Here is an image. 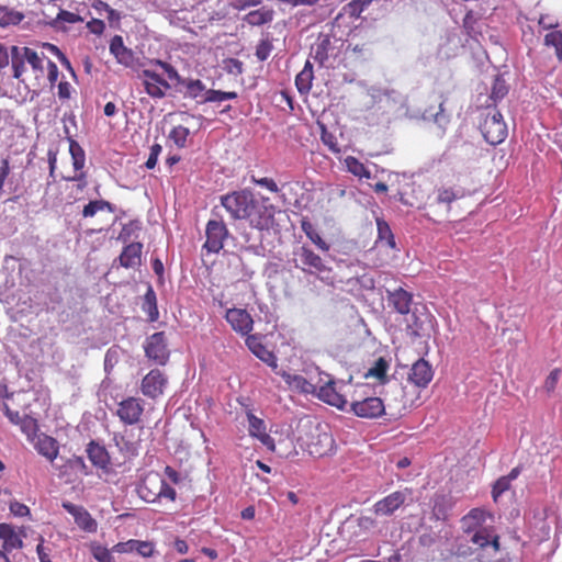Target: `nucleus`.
I'll return each mask as SVG.
<instances>
[{
    "instance_id": "obj_55",
    "label": "nucleus",
    "mask_w": 562,
    "mask_h": 562,
    "mask_svg": "<svg viewBox=\"0 0 562 562\" xmlns=\"http://www.w3.org/2000/svg\"><path fill=\"white\" fill-rule=\"evenodd\" d=\"M458 198L459 195L452 189L443 188L438 191L437 202L450 204Z\"/></svg>"
},
{
    "instance_id": "obj_15",
    "label": "nucleus",
    "mask_w": 562,
    "mask_h": 562,
    "mask_svg": "<svg viewBox=\"0 0 562 562\" xmlns=\"http://www.w3.org/2000/svg\"><path fill=\"white\" fill-rule=\"evenodd\" d=\"M63 508L74 517L75 522L82 530L88 532H93L97 530V521L82 506L65 502L63 503Z\"/></svg>"
},
{
    "instance_id": "obj_19",
    "label": "nucleus",
    "mask_w": 562,
    "mask_h": 562,
    "mask_svg": "<svg viewBox=\"0 0 562 562\" xmlns=\"http://www.w3.org/2000/svg\"><path fill=\"white\" fill-rule=\"evenodd\" d=\"M110 53L115 57L117 63L124 66H131L134 60L132 49L124 45L121 35H114L110 42Z\"/></svg>"
},
{
    "instance_id": "obj_29",
    "label": "nucleus",
    "mask_w": 562,
    "mask_h": 562,
    "mask_svg": "<svg viewBox=\"0 0 562 562\" xmlns=\"http://www.w3.org/2000/svg\"><path fill=\"white\" fill-rule=\"evenodd\" d=\"M115 205L105 200H91L86 204L81 211L83 218L93 217L98 212L108 211L110 213L115 212Z\"/></svg>"
},
{
    "instance_id": "obj_59",
    "label": "nucleus",
    "mask_w": 562,
    "mask_h": 562,
    "mask_svg": "<svg viewBox=\"0 0 562 562\" xmlns=\"http://www.w3.org/2000/svg\"><path fill=\"white\" fill-rule=\"evenodd\" d=\"M88 30L95 35H101L105 30V23L99 19H92L87 23Z\"/></svg>"
},
{
    "instance_id": "obj_62",
    "label": "nucleus",
    "mask_w": 562,
    "mask_h": 562,
    "mask_svg": "<svg viewBox=\"0 0 562 562\" xmlns=\"http://www.w3.org/2000/svg\"><path fill=\"white\" fill-rule=\"evenodd\" d=\"M138 493H139V496L147 503H154L158 499V497H154L155 494L157 493V491L156 492L151 491L150 488L147 487L146 484H143L139 486Z\"/></svg>"
},
{
    "instance_id": "obj_17",
    "label": "nucleus",
    "mask_w": 562,
    "mask_h": 562,
    "mask_svg": "<svg viewBox=\"0 0 562 562\" xmlns=\"http://www.w3.org/2000/svg\"><path fill=\"white\" fill-rule=\"evenodd\" d=\"M434 372L428 361L417 360L409 372L408 380L418 387H426L432 380Z\"/></svg>"
},
{
    "instance_id": "obj_14",
    "label": "nucleus",
    "mask_w": 562,
    "mask_h": 562,
    "mask_svg": "<svg viewBox=\"0 0 562 562\" xmlns=\"http://www.w3.org/2000/svg\"><path fill=\"white\" fill-rule=\"evenodd\" d=\"M245 342L257 358L272 368L274 372L278 370V359L276 355L263 346L258 335H248Z\"/></svg>"
},
{
    "instance_id": "obj_48",
    "label": "nucleus",
    "mask_w": 562,
    "mask_h": 562,
    "mask_svg": "<svg viewBox=\"0 0 562 562\" xmlns=\"http://www.w3.org/2000/svg\"><path fill=\"white\" fill-rule=\"evenodd\" d=\"M115 441L120 451L123 452L126 457L131 458L137 456L138 451L136 443L126 440L124 437H120V439L115 438Z\"/></svg>"
},
{
    "instance_id": "obj_32",
    "label": "nucleus",
    "mask_w": 562,
    "mask_h": 562,
    "mask_svg": "<svg viewBox=\"0 0 562 562\" xmlns=\"http://www.w3.org/2000/svg\"><path fill=\"white\" fill-rule=\"evenodd\" d=\"M301 228L305 235L317 246L322 251H328L330 246L325 241L321 235L316 232L314 225L308 220H302Z\"/></svg>"
},
{
    "instance_id": "obj_37",
    "label": "nucleus",
    "mask_w": 562,
    "mask_h": 562,
    "mask_svg": "<svg viewBox=\"0 0 562 562\" xmlns=\"http://www.w3.org/2000/svg\"><path fill=\"white\" fill-rule=\"evenodd\" d=\"M544 45L554 48L559 61H562V32L551 31L544 36Z\"/></svg>"
},
{
    "instance_id": "obj_38",
    "label": "nucleus",
    "mask_w": 562,
    "mask_h": 562,
    "mask_svg": "<svg viewBox=\"0 0 562 562\" xmlns=\"http://www.w3.org/2000/svg\"><path fill=\"white\" fill-rule=\"evenodd\" d=\"M508 93V86L502 76H496L491 89L490 98L494 103L503 100Z\"/></svg>"
},
{
    "instance_id": "obj_57",
    "label": "nucleus",
    "mask_w": 562,
    "mask_h": 562,
    "mask_svg": "<svg viewBox=\"0 0 562 562\" xmlns=\"http://www.w3.org/2000/svg\"><path fill=\"white\" fill-rule=\"evenodd\" d=\"M161 150H162V148L159 144H154L150 147L149 157H148L147 161L145 162V166L147 169H153L156 166Z\"/></svg>"
},
{
    "instance_id": "obj_18",
    "label": "nucleus",
    "mask_w": 562,
    "mask_h": 562,
    "mask_svg": "<svg viewBox=\"0 0 562 562\" xmlns=\"http://www.w3.org/2000/svg\"><path fill=\"white\" fill-rule=\"evenodd\" d=\"M277 374L281 375L284 382L289 385V387L296 390L301 393L305 394H314L316 393L317 385L307 381L303 375L292 374L288 371H276Z\"/></svg>"
},
{
    "instance_id": "obj_40",
    "label": "nucleus",
    "mask_w": 562,
    "mask_h": 562,
    "mask_svg": "<svg viewBox=\"0 0 562 562\" xmlns=\"http://www.w3.org/2000/svg\"><path fill=\"white\" fill-rule=\"evenodd\" d=\"M24 57L27 60V64L32 67L34 71H44V61H46V57L42 54H37L34 49L30 47H25Z\"/></svg>"
},
{
    "instance_id": "obj_23",
    "label": "nucleus",
    "mask_w": 562,
    "mask_h": 562,
    "mask_svg": "<svg viewBox=\"0 0 562 562\" xmlns=\"http://www.w3.org/2000/svg\"><path fill=\"white\" fill-rule=\"evenodd\" d=\"M24 50L25 47L20 46H11L10 48V60L13 70V78L18 79L21 83H24L22 75L25 71V63H27L26 58L24 57Z\"/></svg>"
},
{
    "instance_id": "obj_42",
    "label": "nucleus",
    "mask_w": 562,
    "mask_h": 562,
    "mask_svg": "<svg viewBox=\"0 0 562 562\" xmlns=\"http://www.w3.org/2000/svg\"><path fill=\"white\" fill-rule=\"evenodd\" d=\"M150 64L160 67L164 70V72L167 75L168 79L176 81L178 85H182V82L186 79L179 75V72L172 65H170L164 60L153 59L150 61Z\"/></svg>"
},
{
    "instance_id": "obj_5",
    "label": "nucleus",
    "mask_w": 562,
    "mask_h": 562,
    "mask_svg": "<svg viewBox=\"0 0 562 562\" xmlns=\"http://www.w3.org/2000/svg\"><path fill=\"white\" fill-rule=\"evenodd\" d=\"M146 357L156 364L165 366L170 357L167 338L164 331H157L146 338L144 344Z\"/></svg>"
},
{
    "instance_id": "obj_56",
    "label": "nucleus",
    "mask_w": 562,
    "mask_h": 562,
    "mask_svg": "<svg viewBox=\"0 0 562 562\" xmlns=\"http://www.w3.org/2000/svg\"><path fill=\"white\" fill-rule=\"evenodd\" d=\"M561 375L560 369H554L550 372V374L547 376L544 381V389L547 392H553L557 387V384L559 382Z\"/></svg>"
},
{
    "instance_id": "obj_33",
    "label": "nucleus",
    "mask_w": 562,
    "mask_h": 562,
    "mask_svg": "<svg viewBox=\"0 0 562 562\" xmlns=\"http://www.w3.org/2000/svg\"><path fill=\"white\" fill-rule=\"evenodd\" d=\"M238 94L235 91H221L214 89H207L205 97L200 99L198 103H218L226 100H235Z\"/></svg>"
},
{
    "instance_id": "obj_63",
    "label": "nucleus",
    "mask_w": 562,
    "mask_h": 562,
    "mask_svg": "<svg viewBox=\"0 0 562 562\" xmlns=\"http://www.w3.org/2000/svg\"><path fill=\"white\" fill-rule=\"evenodd\" d=\"M10 510L13 515L19 516V517H24V516L29 515V513H30L29 507L19 502L11 503Z\"/></svg>"
},
{
    "instance_id": "obj_45",
    "label": "nucleus",
    "mask_w": 562,
    "mask_h": 562,
    "mask_svg": "<svg viewBox=\"0 0 562 562\" xmlns=\"http://www.w3.org/2000/svg\"><path fill=\"white\" fill-rule=\"evenodd\" d=\"M112 552V550L100 544H93L91 547V553L98 562H116Z\"/></svg>"
},
{
    "instance_id": "obj_25",
    "label": "nucleus",
    "mask_w": 562,
    "mask_h": 562,
    "mask_svg": "<svg viewBox=\"0 0 562 562\" xmlns=\"http://www.w3.org/2000/svg\"><path fill=\"white\" fill-rule=\"evenodd\" d=\"M274 12L271 9L260 8L250 11L244 16V21L251 26H261L272 22Z\"/></svg>"
},
{
    "instance_id": "obj_11",
    "label": "nucleus",
    "mask_w": 562,
    "mask_h": 562,
    "mask_svg": "<svg viewBox=\"0 0 562 562\" xmlns=\"http://www.w3.org/2000/svg\"><path fill=\"white\" fill-rule=\"evenodd\" d=\"M144 412L143 401L137 397H127L119 403L116 415L125 425H135L140 420Z\"/></svg>"
},
{
    "instance_id": "obj_49",
    "label": "nucleus",
    "mask_w": 562,
    "mask_h": 562,
    "mask_svg": "<svg viewBox=\"0 0 562 562\" xmlns=\"http://www.w3.org/2000/svg\"><path fill=\"white\" fill-rule=\"evenodd\" d=\"M512 482L506 476H501L493 485L492 496L494 502L498 501V497L509 490Z\"/></svg>"
},
{
    "instance_id": "obj_26",
    "label": "nucleus",
    "mask_w": 562,
    "mask_h": 562,
    "mask_svg": "<svg viewBox=\"0 0 562 562\" xmlns=\"http://www.w3.org/2000/svg\"><path fill=\"white\" fill-rule=\"evenodd\" d=\"M313 65L306 60L303 69L296 75L295 86L301 94L308 93L313 81Z\"/></svg>"
},
{
    "instance_id": "obj_58",
    "label": "nucleus",
    "mask_w": 562,
    "mask_h": 562,
    "mask_svg": "<svg viewBox=\"0 0 562 562\" xmlns=\"http://www.w3.org/2000/svg\"><path fill=\"white\" fill-rule=\"evenodd\" d=\"M10 171H11V168H10L9 160L7 158L1 159V161H0V194H2V192H3V186H4V182L8 178V176L10 175Z\"/></svg>"
},
{
    "instance_id": "obj_24",
    "label": "nucleus",
    "mask_w": 562,
    "mask_h": 562,
    "mask_svg": "<svg viewBox=\"0 0 562 562\" xmlns=\"http://www.w3.org/2000/svg\"><path fill=\"white\" fill-rule=\"evenodd\" d=\"M142 311L147 314L150 323L156 322L159 318V311L157 306V296L151 285L147 286V291L144 295L142 303Z\"/></svg>"
},
{
    "instance_id": "obj_30",
    "label": "nucleus",
    "mask_w": 562,
    "mask_h": 562,
    "mask_svg": "<svg viewBox=\"0 0 562 562\" xmlns=\"http://www.w3.org/2000/svg\"><path fill=\"white\" fill-rule=\"evenodd\" d=\"M0 538L3 540L4 551L22 547V540L8 524H0Z\"/></svg>"
},
{
    "instance_id": "obj_36",
    "label": "nucleus",
    "mask_w": 562,
    "mask_h": 562,
    "mask_svg": "<svg viewBox=\"0 0 562 562\" xmlns=\"http://www.w3.org/2000/svg\"><path fill=\"white\" fill-rule=\"evenodd\" d=\"M69 153L72 158L75 170H81L85 167L86 155L82 147L74 139H69Z\"/></svg>"
},
{
    "instance_id": "obj_35",
    "label": "nucleus",
    "mask_w": 562,
    "mask_h": 562,
    "mask_svg": "<svg viewBox=\"0 0 562 562\" xmlns=\"http://www.w3.org/2000/svg\"><path fill=\"white\" fill-rule=\"evenodd\" d=\"M318 442H319V447L317 446L318 443L310 445V452L312 454L322 457L331 450L334 440L329 434L323 432L319 435Z\"/></svg>"
},
{
    "instance_id": "obj_16",
    "label": "nucleus",
    "mask_w": 562,
    "mask_h": 562,
    "mask_svg": "<svg viewBox=\"0 0 562 562\" xmlns=\"http://www.w3.org/2000/svg\"><path fill=\"white\" fill-rule=\"evenodd\" d=\"M389 305L392 306L397 313L406 315L411 312L413 295L403 288H397L393 291L386 290Z\"/></svg>"
},
{
    "instance_id": "obj_27",
    "label": "nucleus",
    "mask_w": 562,
    "mask_h": 562,
    "mask_svg": "<svg viewBox=\"0 0 562 562\" xmlns=\"http://www.w3.org/2000/svg\"><path fill=\"white\" fill-rule=\"evenodd\" d=\"M330 47V38L328 35H319L315 42V44L311 48V54L313 58L319 63V65H324L328 59V50Z\"/></svg>"
},
{
    "instance_id": "obj_31",
    "label": "nucleus",
    "mask_w": 562,
    "mask_h": 562,
    "mask_svg": "<svg viewBox=\"0 0 562 562\" xmlns=\"http://www.w3.org/2000/svg\"><path fill=\"white\" fill-rule=\"evenodd\" d=\"M24 14L7 5H0V26L9 27L20 24Z\"/></svg>"
},
{
    "instance_id": "obj_34",
    "label": "nucleus",
    "mask_w": 562,
    "mask_h": 562,
    "mask_svg": "<svg viewBox=\"0 0 562 562\" xmlns=\"http://www.w3.org/2000/svg\"><path fill=\"white\" fill-rule=\"evenodd\" d=\"M389 367H390L389 361L386 359L380 357L374 362V364L368 370V372L366 373V376L378 379L379 381L384 383Z\"/></svg>"
},
{
    "instance_id": "obj_1",
    "label": "nucleus",
    "mask_w": 562,
    "mask_h": 562,
    "mask_svg": "<svg viewBox=\"0 0 562 562\" xmlns=\"http://www.w3.org/2000/svg\"><path fill=\"white\" fill-rule=\"evenodd\" d=\"M220 200L233 220H245L258 231H268L273 225V205L257 200L249 189L223 194Z\"/></svg>"
},
{
    "instance_id": "obj_51",
    "label": "nucleus",
    "mask_w": 562,
    "mask_h": 562,
    "mask_svg": "<svg viewBox=\"0 0 562 562\" xmlns=\"http://www.w3.org/2000/svg\"><path fill=\"white\" fill-rule=\"evenodd\" d=\"M140 229V223L138 221H131L123 225L119 238L126 241L131 238V236Z\"/></svg>"
},
{
    "instance_id": "obj_61",
    "label": "nucleus",
    "mask_w": 562,
    "mask_h": 562,
    "mask_svg": "<svg viewBox=\"0 0 562 562\" xmlns=\"http://www.w3.org/2000/svg\"><path fill=\"white\" fill-rule=\"evenodd\" d=\"M19 425H21L22 430L26 432L29 436L31 435V432L36 430V420L29 416L21 417V422Z\"/></svg>"
},
{
    "instance_id": "obj_50",
    "label": "nucleus",
    "mask_w": 562,
    "mask_h": 562,
    "mask_svg": "<svg viewBox=\"0 0 562 562\" xmlns=\"http://www.w3.org/2000/svg\"><path fill=\"white\" fill-rule=\"evenodd\" d=\"M146 93L154 99H162L166 95V90L161 85L143 81Z\"/></svg>"
},
{
    "instance_id": "obj_2",
    "label": "nucleus",
    "mask_w": 562,
    "mask_h": 562,
    "mask_svg": "<svg viewBox=\"0 0 562 562\" xmlns=\"http://www.w3.org/2000/svg\"><path fill=\"white\" fill-rule=\"evenodd\" d=\"M492 515L482 508L471 509L461 520L462 528L469 537V542L483 552L482 558L491 560L499 552V536L486 519Z\"/></svg>"
},
{
    "instance_id": "obj_46",
    "label": "nucleus",
    "mask_w": 562,
    "mask_h": 562,
    "mask_svg": "<svg viewBox=\"0 0 562 562\" xmlns=\"http://www.w3.org/2000/svg\"><path fill=\"white\" fill-rule=\"evenodd\" d=\"M139 78H143V81L155 82L161 85L165 89H170L169 82L153 69H143Z\"/></svg>"
},
{
    "instance_id": "obj_7",
    "label": "nucleus",
    "mask_w": 562,
    "mask_h": 562,
    "mask_svg": "<svg viewBox=\"0 0 562 562\" xmlns=\"http://www.w3.org/2000/svg\"><path fill=\"white\" fill-rule=\"evenodd\" d=\"M409 495L408 490L395 491L382 499L375 502L371 512L378 517H389L400 509L406 502Z\"/></svg>"
},
{
    "instance_id": "obj_44",
    "label": "nucleus",
    "mask_w": 562,
    "mask_h": 562,
    "mask_svg": "<svg viewBox=\"0 0 562 562\" xmlns=\"http://www.w3.org/2000/svg\"><path fill=\"white\" fill-rule=\"evenodd\" d=\"M156 481L158 484V490L154 497H165L170 501H175L177 496L176 490L172 486H170L165 480L158 476H156Z\"/></svg>"
},
{
    "instance_id": "obj_52",
    "label": "nucleus",
    "mask_w": 562,
    "mask_h": 562,
    "mask_svg": "<svg viewBox=\"0 0 562 562\" xmlns=\"http://www.w3.org/2000/svg\"><path fill=\"white\" fill-rule=\"evenodd\" d=\"M134 551L144 558H148L154 554V544L149 541L134 540Z\"/></svg>"
},
{
    "instance_id": "obj_64",
    "label": "nucleus",
    "mask_w": 562,
    "mask_h": 562,
    "mask_svg": "<svg viewBox=\"0 0 562 562\" xmlns=\"http://www.w3.org/2000/svg\"><path fill=\"white\" fill-rule=\"evenodd\" d=\"M2 411L12 424H14V425L20 424L21 416H20L19 412L11 411L9 405L5 403L2 404Z\"/></svg>"
},
{
    "instance_id": "obj_8",
    "label": "nucleus",
    "mask_w": 562,
    "mask_h": 562,
    "mask_svg": "<svg viewBox=\"0 0 562 562\" xmlns=\"http://www.w3.org/2000/svg\"><path fill=\"white\" fill-rule=\"evenodd\" d=\"M206 240L204 248L209 252L217 254L224 247L228 229L223 221L210 220L205 228Z\"/></svg>"
},
{
    "instance_id": "obj_53",
    "label": "nucleus",
    "mask_w": 562,
    "mask_h": 562,
    "mask_svg": "<svg viewBox=\"0 0 562 562\" xmlns=\"http://www.w3.org/2000/svg\"><path fill=\"white\" fill-rule=\"evenodd\" d=\"M55 22L56 23L61 22V23L75 24L78 22H82V19L80 15H78L74 12L60 10L57 14Z\"/></svg>"
},
{
    "instance_id": "obj_41",
    "label": "nucleus",
    "mask_w": 562,
    "mask_h": 562,
    "mask_svg": "<svg viewBox=\"0 0 562 562\" xmlns=\"http://www.w3.org/2000/svg\"><path fill=\"white\" fill-rule=\"evenodd\" d=\"M345 161H346L348 171L351 172L352 175H355L359 178H367V179L371 178V172L357 158L349 156L346 158Z\"/></svg>"
},
{
    "instance_id": "obj_22",
    "label": "nucleus",
    "mask_w": 562,
    "mask_h": 562,
    "mask_svg": "<svg viewBox=\"0 0 562 562\" xmlns=\"http://www.w3.org/2000/svg\"><path fill=\"white\" fill-rule=\"evenodd\" d=\"M87 454L91 463L100 469H106L110 464V456L106 451V449L94 442L91 441L87 447Z\"/></svg>"
},
{
    "instance_id": "obj_47",
    "label": "nucleus",
    "mask_w": 562,
    "mask_h": 562,
    "mask_svg": "<svg viewBox=\"0 0 562 562\" xmlns=\"http://www.w3.org/2000/svg\"><path fill=\"white\" fill-rule=\"evenodd\" d=\"M273 49V45L270 40L263 38L259 41L256 47V57L259 61H265L269 58L271 52Z\"/></svg>"
},
{
    "instance_id": "obj_12",
    "label": "nucleus",
    "mask_w": 562,
    "mask_h": 562,
    "mask_svg": "<svg viewBox=\"0 0 562 562\" xmlns=\"http://www.w3.org/2000/svg\"><path fill=\"white\" fill-rule=\"evenodd\" d=\"M225 319L237 334L246 337L250 335L254 327V319L246 310L236 307L228 308L225 314Z\"/></svg>"
},
{
    "instance_id": "obj_6",
    "label": "nucleus",
    "mask_w": 562,
    "mask_h": 562,
    "mask_svg": "<svg viewBox=\"0 0 562 562\" xmlns=\"http://www.w3.org/2000/svg\"><path fill=\"white\" fill-rule=\"evenodd\" d=\"M327 380L319 378L316 393H314L321 401L337 407L340 411H345L348 404L347 400L336 389V382L329 375L326 374Z\"/></svg>"
},
{
    "instance_id": "obj_4",
    "label": "nucleus",
    "mask_w": 562,
    "mask_h": 562,
    "mask_svg": "<svg viewBox=\"0 0 562 562\" xmlns=\"http://www.w3.org/2000/svg\"><path fill=\"white\" fill-rule=\"evenodd\" d=\"M481 132L488 144L495 146L503 143L507 136V125L501 112H488L481 124Z\"/></svg>"
},
{
    "instance_id": "obj_60",
    "label": "nucleus",
    "mask_w": 562,
    "mask_h": 562,
    "mask_svg": "<svg viewBox=\"0 0 562 562\" xmlns=\"http://www.w3.org/2000/svg\"><path fill=\"white\" fill-rule=\"evenodd\" d=\"M46 65H47V78H48L50 85H54L58 79V75H59L58 67L50 59H46Z\"/></svg>"
},
{
    "instance_id": "obj_13",
    "label": "nucleus",
    "mask_w": 562,
    "mask_h": 562,
    "mask_svg": "<svg viewBox=\"0 0 562 562\" xmlns=\"http://www.w3.org/2000/svg\"><path fill=\"white\" fill-rule=\"evenodd\" d=\"M246 416L249 424V436L258 439L262 446L273 452L276 450L274 439L267 432L265 420L257 417L251 411H248Z\"/></svg>"
},
{
    "instance_id": "obj_43",
    "label": "nucleus",
    "mask_w": 562,
    "mask_h": 562,
    "mask_svg": "<svg viewBox=\"0 0 562 562\" xmlns=\"http://www.w3.org/2000/svg\"><path fill=\"white\" fill-rule=\"evenodd\" d=\"M190 134V131L188 127L186 126H182V125H178V126H175L170 134H169V138L179 147V148H183L187 144V139H188V136Z\"/></svg>"
},
{
    "instance_id": "obj_20",
    "label": "nucleus",
    "mask_w": 562,
    "mask_h": 562,
    "mask_svg": "<svg viewBox=\"0 0 562 562\" xmlns=\"http://www.w3.org/2000/svg\"><path fill=\"white\" fill-rule=\"evenodd\" d=\"M143 245L140 243H131L124 247L119 260L124 268H134L140 263Z\"/></svg>"
},
{
    "instance_id": "obj_54",
    "label": "nucleus",
    "mask_w": 562,
    "mask_h": 562,
    "mask_svg": "<svg viewBox=\"0 0 562 562\" xmlns=\"http://www.w3.org/2000/svg\"><path fill=\"white\" fill-rule=\"evenodd\" d=\"M250 181L259 187L266 188L270 192L277 193L279 191L277 183L271 178H256L251 176Z\"/></svg>"
},
{
    "instance_id": "obj_3",
    "label": "nucleus",
    "mask_w": 562,
    "mask_h": 562,
    "mask_svg": "<svg viewBox=\"0 0 562 562\" xmlns=\"http://www.w3.org/2000/svg\"><path fill=\"white\" fill-rule=\"evenodd\" d=\"M293 263L296 269L302 270L304 273L316 276L322 282L327 284L334 283L331 268L327 261L306 245L294 249Z\"/></svg>"
},
{
    "instance_id": "obj_21",
    "label": "nucleus",
    "mask_w": 562,
    "mask_h": 562,
    "mask_svg": "<svg viewBox=\"0 0 562 562\" xmlns=\"http://www.w3.org/2000/svg\"><path fill=\"white\" fill-rule=\"evenodd\" d=\"M35 449L40 454H42L49 461H54L58 456L59 448L56 439L42 434L37 437V440L35 442Z\"/></svg>"
},
{
    "instance_id": "obj_9",
    "label": "nucleus",
    "mask_w": 562,
    "mask_h": 562,
    "mask_svg": "<svg viewBox=\"0 0 562 562\" xmlns=\"http://www.w3.org/2000/svg\"><path fill=\"white\" fill-rule=\"evenodd\" d=\"M350 411L360 418L373 419L384 414L385 406L380 397L369 396L352 401Z\"/></svg>"
},
{
    "instance_id": "obj_28",
    "label": "nucleus",
    "mask_w": 562,
    "mask_h": 562,
    "mask_svg": "<svg viewBox=\"0 0 562 562\" xmlns=\"http://www.w3.org/2000/svg\"><path fill=\"white\" fill-rule=\"evenodd\" d=\"M181 86L186 89L184 98L196 100V102L199 98L203 99L207 91L206 86L200 79L186 78Z\"/></svg>"
},
{
    "instance_id": "obj_39",
    "label": "nucleus",
    "mask_w": 562,
    "mask_h": 562,
    "mask_svg": "<svg viewBox=\"0 0 562 562\" xmlns=\"http://www.w3.org/2000/svg\"><path fill=\"white\" fill-rule=\"evenodd\" d=\"M376 226H378V235L379 240L381 243H385V245L390 248H395V239L394 235L386 222L383 220H376Z\"/></svg>"
},
{
    "instance_id": "obj_10",
    "label": "nucleus",
    "mask_w": 562,
    "mask_h": 562,
    "mask_svg": "<svg viewBox=\"0 0 562 562\" xmlns=\"http://www.w3.org/2000/svg\"><path fill=\"white\" fill-rule=\"evenodd\" d=\"M167 384L165 373L159 369H153L143 378L140 390L145 396L155 400L164 394Z\"/></svg>"
}]
</instances>
